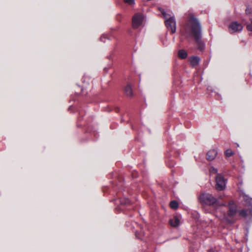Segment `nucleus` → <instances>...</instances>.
<instances>
[{
	"label": "nucleus",
	"mask_w": 252,
	"mask_h": 252,
	"mask_svg": "<svg viewBox=\"0 0 252 252\" xmlns=\"http://www.w3.org/2000/svg\"><path fill=\"white\" fill-rule=\"evenodd\" d=\"M186 32H190L192 34L196 43L202 49L203 43L201 40V27L197 19L194 18L189 19L186 27Z\"/></svg>",
	"instance_id": "nucleus-1"
},
{
	"label": "nucleus",
	"mask_w": 252,
	"mask_h": 252,
	"mask_svg": "<svg viewBox=\"0 0 252 252\" xmlns=\"http://www.w3.org/2000/svg\"><path fill=\"white\" fill-rule=\"evenodd\" d=\"M165 19V23L166 28L170 30L172 33L176 31V24L174 16L173 13H167L163 9H159Z\"/></svg>",
	"instance_id": "nucleus-2"
},
{
	"label": "nucleus",
	"mask_w": 252,
	"mask_h": 252,
	"mask_svg": "<svg viewBox=\"0 0 252 252\" xmlns=\"http://www.w3.org/2000/svg\"><path fill=\"white\" fill-rule=\"evenodd\" d=\"M199 200L201 203L208 205H213L217 202L216 198L207 193L201 194L199 197Z\"/></svg>",
	"instance_id": "nucleus-3"
},
{
	"label": "nucleus",
	"mask_w": 252,
	"mask_h": 252,
	"mask_svg": "<svg viewBox=\"0 0 252 252\" xmlns=\"http://www.w3.org/2000/svg\"><path fill=\"white\" fill-rule=\"evenodd\" d=\"M145 19L144 16L143 14L137 13L135 14L132 20V27L134 29H137L143 25Z\"/></svg>",
	"instance_id": "nucleus-4"
},
{
	"label": "nucleus",
	"mask_w": 252,
	"mask_h": 252,
	"mask_svg": "<svg viewBox=\"0 0 252 252\" xmlns=\"http://www.w3.org/2000/svg\"><path fill=\"white\" fill-rule=\"evenodd\" d=\"M216 188L218 190H222L225 189L226 182L223 177L220 174H217L216 177Z\"/></svg>",
	"instance_id": "nucleus-5"
},
{
	"label": "nucleus",
	"mask_w": 252,
	"mask_h": 252,
	"mask_svg": "<svg viewBox=\"0 0 252 252\" xmlns=\"http://www.w3.org/2000/svg\"><path fill=\"white\" fill-rule=\"evenodd\" d=\"M229 28L232 32H235L241 31L243 26L237 22H233L229 25Z\"/></svg>",
	"instance_id": "nucleus-6"
},
{
	"label": "nucleus",
	"mask_w": 252,
	"mask_h": 252,
	"mask_svg": "<svg viewBox=\"0 0 252 252\" xmlns=\"http://www.w3.org/2000/svg\"><path fill=\"white\" fill-rule=\"evenodd\" d=\"M180 216H175L170 220L169 223L172 226L176 227L180 224Z\"/></svg>",
	"instance_id": "nucleus-7"
},
{
	"label": "nucleus",
	"mask_w": 252,
	"mask_h": 252,
	"mask_svg": "<svg viewBox=\"0 0 252 252\" xmlns=\"http://www.w3.org/2000/svg\"><path fill=\"white\" fill-rule=\"evenodd\" d=\"M229 210H228V215L230 216H233L234 215L236 212V206L235 204H234L233 202H230L229 203Z\"/></svg>",
	"instance_id": "nucleus-8"
},
{
	"label": "nucleus",
	"mask_w": 252,
	"mask_h": 252,
	"mask_svg": "<svg viewBox=\"0 0 252 252\" xmlns=\"http://www.w3.org/2000/svg\"><path fill=\"white\" fill-rule=\"evenodd\" d=\"M217 152L214 149L209 150L206 156V158L208 160H212L216 157Z\"/></svg>",
	"instance_id": "nucleus-9"
},
{
	"label": "nucleus",
	"mask_w": 252,
	"mask_h": 252,
	"mask_svg": "<svg viewBox=\"0 0 252 252\" xmlns=\"http://www.w3.org/2000/svg\"><path fill=\"white\" fill-rule=\"evenodd\" d=\"M200 59L197 57H192L189 59V62L192 66H196L199 63Z\"/></svg>",
	"instance_id": "nucleus-10"
},
{
	"label": "nucleus",
	"mask_w": 252,
	"mask_h": 252,
	"mask_svg": "<svg viewBox=\"0 0 252 252\" xmlns=\"http://www.w3.org/2000/svg\"><path fill=\"white\" fill-rule=\"evenodd\" d=\"M125 91L127 96H131L132 95V91L130 86L127 85L125 88Z\"/></svg>",
	"instance_id": "nucleus-11"
},
{
	"label": "nucleus",
	"mask_w": 252,
	"mask_h": 252,
	"mask_svg": "<svg viewBox=\"0 0 252 252\" xmlns=\"http://www.w3.org/2000/svg\"><path fill=\"white\" fill-rule=\"evenodd\" d=\"M178 57L182 59H185L187 57V53L184 50H180L178 52Z\"/></svg>",
	"instance_id": "nucleus-12"
},
{
	"label": "nucleus",
	"mask_w": 252,
	"mask_h": 252,
	"mask_svg": "<svg viewBox=\"0 0 252 252\" xmlns=\"http://www.w3.org/2000/svg\"><path fill=\"white\" fill-rule=\"evenodd\" d=\"M170 206L172 209H177L178 207V203L176 201H172L170 203Z\"/></svg>",
	"instance_id": "nucleus-13"
},
{
	"label": "nucleus",
	"mask_w": 252,
	"mask_h": 252,
	"mask_svg": "<svg viewBox=\"0 0 252 252\" xmlns=\"http://www.w3.org/2000/svg\"><path fill=\"white\" fill-rule=\"evenodd\" d=\"M225 154L226 157H230L233 154V153L231 150L227 149V150L225 151Z\"/></svg>",
	"instance_id": "nucleus-14"
},
{
	"label": "nucleus",
	"mask_w": 252,
	"mask_h": 252,
	"mask_svg": "<svg viewBox=\"0 0 252 252\" xmlns=\"http://www.w3.org/2000/svg\"><path fill=\"white\" fill-rule=\"evenodd\" d=\"M209 170H210V172L211 174H215L217 175L218 174L217 173V172H218L217 169L214 167H210Z\"/></svg>",
	"instance_id": "nucleus-15"
},
{
	"label": "nucleus",
	"mask_w": 252,
	"mask_h": 252,
	"mask_svg": "<svg viewBox=\"0 0 252 252\" xmlns=\"http://www.w3.org/2000/svg\"><path fill=\"white\" fill-rule=\"evenodd\" d=\"M239 214L242 217H246L247 215V211L243 209L239 212Z\"/></svg>",
	"instance_id": "nucleus-16"
},
{
	"label": "nucleus",
	"mask_w": 252,
	"mask_h": 252,
	"mask_svg": "<svg viewBox=\"0 0 252 252\" xmlns=\"http://www.w3.org/2000/svg\"><path fill=\"white\" fill-rule=\"evenodd\" d=\"M124 1L126 3L130 5H133L135 4L134 0H124Z\"/></svg>",
	"instance_id": "nucleus-17"
},
{
	"label": "nucleus",
	"mask_w": 252,
	"mask_h": 252,
	"mask_svg": "<svg viewBox=\"0 0 252 252\" xmlns=\"http://www.w3.org/2000/svg\"><path fill=\"white\" fill-rule=\"evenodd\" d=\"M247 29L248 31L252 32V20H251V24L247 26Z\"/></svg>",
	"instance_id": "nucleus-18"
},
{
	"label": "nucleus",
	"mask_w": 252,
	"mask_h": 252,
	"mask_svg": "<svg viewBox=\"0 0 252 252\" xmlns=\"http://www.w3.org/2000/svg\"><path fill=\"white\" fill-rule=\"evenodd\" d=\"M252 12V9L251 8H247L246 9V13L247 14H251Z\"/></svg>",
	"instance_id": "nucleus-19"
},
{
	"label": "nucleus",
	"mask_w": 252,
	"mask_h": 252,
	"mask_svg": "<svg viewBox=\"0 0 252 252\" xmlns=\"http://www.w3.org/2000/svg\"><path fill=\"white\" fill-rule=\"evenodd\" d=\"M130 203V201L128 199H126L125 201H121V203L123 204H128Z\"/></svg>",
	"instance_id": "nucleus-20"
},
{
	"label": "nucleus",
	"mask_w": 252,
	"mask_h": 252,
	"mask_svg": "<svg viewBox=\"0 0 252 252\" xmlns=\"http://www.w3.org/2000/svg\"><path fill=\"white\" fill-rule=\"evenodd\" d=\"M103 38H106V37L104 36V35H103L100 38V40L103 41V42H105V41L104 40H103Z\"/></svg>",
	"instance_id": "nucleus-21"
},
{
	"label": "nucleus",
	"mask_w": 252,
	"mask_h": 252,
	"mask_svg": "<svg viewBox=\"0 0 252 252\" xmlns=\"http://www.w3.org/2000/svg\"><path fill=\"white\" fill-rule=\"evenodd\" d=\"M252 201V199H250V201H249L250 203H251Z\"/></svg>",
	"instance_id": "nucleus-22"
},
{
	"label": "nucleus",
	"mask_w": 252,
	"mask_h": 252,
	"mask_svg": "<svg viewBox=\"0 0 252 252\" xmlns=\"http://www.w3.org/2000/svg\"><path fill=\"white\" fill-rule=\"evenodd\" d=\"M208 252H213L212 251H209Z\"/></svg>",
	"instance_id": "nucleus-23"
}]
</instances>
